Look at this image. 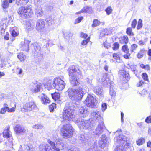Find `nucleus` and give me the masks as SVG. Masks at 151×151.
I'll return each mask as SVG.
<instances>
[{
  "instance_id": "nucleus-1",
  "label": "nucleus",
  "mask_w": 151,
  "mask_h": 151,
  "mask_svg": "<svg viewBox=\"0 0 151 151\" xmlns=\"http://www.w3.org/2000/svg\"><path fill=\"white\" fill-rule=\"evenodd\" d=\"M63 118L64 119L71 121V119L74 121L78 126L80 129H87L90 127L92 126L94 124V123L91 122V120H82L80 118L76 120L75 115L74 114H63Z\"/></svg>"
},
{
  "instance_id": "nucleus-2",
  "label": "nucleus",
  "mask_w": 151,
  "mask_h": 151,
  "mask_svg": "<svg viewBox=\"0 0 151 151\" xmlns=\"http://www.w3.org/2000/svg\"><path fill=\"white\" fill-rule=\"evenodd\" d=\"M68 71L71 83L73 86H77L79 83L78 76L81 74L79 68L77 66L72 65L70 67Z\"/></svg>"
},
{
  "instance_id": "nucleus-3",
  "label": "nucleus",
  "mask_w": 151,
  "mask_h": 151,
  "mask_svg": "<svg viewBox=\"0 0 151 151\" xmlns=\"http://www.w3.org/2000/svg\"><path fill=\"white\" fill-rule=\"evenodd\" d=\"M92 116H93V118L90 119L88 120H91V122L94 123V124L86 129H91L93 127L95 126L96 122H99V124L96 129L95 132L96 134L97 135H99L103 132L105 128V126L103 122V118L99 115V114H93Z\"/></svg>"
},
{
  "instance_id": "nucleus-4",
  "label": "nucleus",
  "mask_w": 151,
  "mask_h": 151,
  "mask_svg": "<svg viewBox=\"0 0 151 151\" xmlns=\"http://www.w3.org/2000/svg\"><path fill=\"white\" fill-rule=\"evenodd\" d=\"M68 93V96L70 99L76 101L81 100L83 96V92L81 86L77 89L69 88Z\"/></svg>"
},
{
  "instance_id": "nucleus-5",
  "label": "nucleus",
  "mask_w": 151,
  "mask_h": 151,
  "mask_svg": "<svg viewBox=\"0 0 151 151\" xmlns=\"http://www.w3.org/2000/svg\"><path fill=\"white\" fill-rule=\"evenodd\" d=\"M18 13L20 17L24 18L30 17L33 15L32 11L30 6L19 8Z\"/></svg>"
},
{
  "instance_id": "nucleus-6",
  "label": "nucleus",
  "mask_w": 151,
  "mask_h": 151,
  "mask_svg": "<svg viewBox=\"0 0 151 151\" xmlns=\"http://www.w3.org/2000/svg\"><path fill=\"white\" fill-rule=\"evenodd\" d=\"M73 129L70 124H68L63 126L61 130V134L66 138L70 137L73 135Z\"/></svg>"
},
{
  "instance_id": "nucleus-7",
  "label": "nucleus",
  "mask_w": 151,
  "mask_h": 151,
  "mask_svg": "<svg viewBox=\"0 0 151 151\" xmlns=\"http://www.w3.org/2000/svg\"><path fill=\"white\" fill-rule=\"evenodd\" d=\"M34 53V56L35 58H37L40 60L42 58V54L40 50L41 47L40 44L37 42L32 44L30 46Z\"/></svg>"
},
{
  "instance_id": "nucleus-8",
  "label": "nucleus",
  "mask_w": 151,
  "mask_h": 151,
  "mask_svg": "<svg viewBox=\"0 0 151 151\" xmlns=\"http://www.w3.org/2000/svg\"><path fill=\"white\" fill-rule=\"evenodd\" d=\"M127 140V137L123 135H119V137L114 138V141L120 144L121 145L117 146L115 151H124V148L123 147V145L125 143Z\"/></svg>"
},
{
  "instance_id": "nucleus-9",
  "label": "nucleus",
  "mask_w": 151,
  "mask_h": 151,
  "mask_svg": "<svg viewBox=\"0 0 151 151\" xmlns=\"http://www.w3.org/2000/svg\"><path fill=\"white\" fill-rule=\"evenodd\" d=\"M38 110L35 103L33 101L27 103L25 106H24L23 108L21 109V111H23L25 110V112H28V111H31L32 110L37 111Z\"/></svg>"
},
{
  "instance_id": "nucleus-10",
  "label": "nucleus",
  "mask_w": 151,
  "mask_h": 151,
  "mask_svg": "<svg viewBox=\"0 0 151 151\" xmlns=\"http://www.w3.org/2000/svg\"><path fill=\"white\" fill-rule=\"evenodd\" d=\"M55 88L58 90H62L65 87V83L63 81V78H56L54 79Z\"/></svg>"
},
{
  "instance_id": "nucleus-11",
  "label": "nucleus",
  "mask_w": 151,
  "mask_h": 151,
  "mask_svg": "<svg viewBox=\"0 0 151 151\" xmlns=\"http://www.w3.org/2000/svg\"><path fill=\"white\" fill-rule=\"evenodd\" d=\"M96 99L92 95L89 94L87 96L84 103L88 107L93 108L96 105Z\"/></svg>"
},
{
  "instance_id": "nucleus-12",
  "label": "nucleus",
  "mask_w": 151,
  "mask_h": 151,
  "mask_svg": "<svg viewBox=\"0 0 151 151\" xmlns=\"http://www.w3.org/2000/svg\"><path fill=\"white\" fill-rule=\"evenodd\" d=\"M14 129L17 134H24L28 132L24 127L19 124L16 125Z\"/></svg>"
},
{
  "instance_id": "nucleus-13",
  "label": "nucleus",
  "mask_w": 151,
  "mask_h": 151,
  "mask_svg": "<svg viewBox=\"0 0 151 151\" xmlns=\"http://www.w3.org/2000/svg\"><path fill=\"white\" fill-rule=\"evenodd\" d=\"M42 84L41 83L36 81L35 83H33L30 86V90L33 93H36L40 91Z\"/></svg>"
},
{
  "instance_id": "nucleus-14",
  "label": "nucleus",
  "mask_w": 151,
  "mask_h": 151,
  "mask_svg": "<svg viewBox=\"0 0 151 151\" xmlns=\"http://www.w3.org/2000/svg\"><path fill=\"white\" fill-rule=\"evenodd\" d=\"M45 26V22L43 19L37 20L36 25V29L40 32L43 31Z\"/></svg>"
},
{
  "instance_id": "nucleus-15",
  "label": "nucleus",
  "mask_w": 151,
  "mask_h": 151,
  "mask_svg": "<svg viewBox=\"0 0 151 151\" xmlns=\"http://www.w3.org/2000/svg\"><path fill=\"white\" fill-rule=\"evenodd\" d=\"M4 107L1 109L0 113H4L6 112L9 113L14 112L15 111L16 105H14V107L9 108L8 107V105L6 103L4 104Z\"/></svg>"
},
{
  "instance_id": "nucleus-16",
  "label": "nucleus",
  "mask_w": 151,
  "mask_h": 151,
  "mask_svg": "<svg viewBox=\"0 0 151 151\" xmlns=\"http://www.w3.org/2000/svg\"><path fill=\"white\" fill-rule=\"evenodd\" d=\"M3 133V136L4 138H6L10 142H12V133L9 130V127L6 128Z\"/></svg>"
},
{
  "instance_id": "nucleus-17",
  "label": "nucleus",
  "mask_w": 151,
  "mask_h": 151,
  "mask_svg": "<svg viewBox=\"0 0 151 151\" xmlns=\"http://www.w3.org/2000/svg\"><path fill=\"white\" fill-rule=\"evenodd\" d=\"M30 41L27 40H25L24 41L21 42L20 45L21 50L28 52L29 49V44Z\"/></svg>"
},
{
  "instance_id": "nucleus-18",
  "label": "nucleus",
  "mask_w": 151,
  "mask_h": 151,
  "mask_svg": "<svg viewBox=\"0 0 151 151\" xmlns=\"http://www.w3.org/2000/svg\"><path fill=\"white\" fill-rule=\"evenodd\" d=\"M120 78L121 80L124 81V82L126 83L130 79L129 73L126 71H122L120 72Z\"/></svg>"
},
{
  "instance_id": "nucleus-19",
  "label": "nucleus",
  "mask_w": 151,
  "mask_h": 151,
  "mask_svg": "<svg viewBox=\"0 0 151 151\" xmlns=\"http://www.w3.org/2000/svg\"><path fill=\"white\" fill-rule=\"evenodd\" d=\"M38 4L39 3L37 4H35V12L36 16L37 17H40L43 14V12L41 7Z\"/></svg>"
},
{
  "instance_id": "nucleus-20",
  "label": "nucleus",
  "mask_w": 151,
  "mask_h": 151,
  "mask_svg": "<svg viewBox=\"0 0 151 151\" xmlns=\"http://www.w3.org/2000/svg\"><path fill=\"white\" fill-rule=\"evenodd\" d=\"M55 142L56 143L57 145H58V147L60 149H63L65 151L67 149L65 147V143L61 139L58 138L57 139L55 140Z\"/></svg>"
},
{
  "instance_id": "nucleus-21",
  "label": "nucleus",
  "mask_w": 151,
  "mask_h": 151,
  "mask_svg": "<svg viewBox=\"0 0 151 151\" xmlns=\"http://www.w3.org/2000/svg\"><path fill=\"white\" fill-rule=\"evenodd\" d=\"M107 143L106 137L104 134L102 135L99 139V145L101 148L106 146Z\"/></svg>"
},
{
  "instance_id": "nucleus-22",
  "label": "nucleus",
  "mask_w": 151,
  "mask_h": 151,
  "mask_svg": "<svg viewBox=\"0 0 151 151\" xmlns=\"http://www.w3.org/2000/svg\"><path fill=\"white\" fill-rule=\"evenodd\" d=\"M39 148L40 151H52L50 147L45 143L41 144Z\"/></svg>"
},
{
  "instance_id": "nucleus-23",
  "label": "nucleus",
  "mask_w": 151,
  "mask_h": 151,
  "mask_svg": "<svg viewBox=\"0 0 151 151\" xmlns=\"http://www.w3.org/2000/svg\"><path fill=\"white\" fill-rule=\"evenodd\" d=\"M102 84L104 86L108 87L110 86V87H111L114 85V83L112 81H111L109 78H106L102 82Z\"/></svg>"
},
{
  "instance_id": "nucleus-24",
  "label": "nucleus",
  "mask_w": 151,
  "mask_h": 151,
  "mask_svg": "<svg viewBox=\"0 0 151 151\" xmlns=\"http://www.w3.org/2000/svg\"><path fill=\"white\" fill-rule=\"evenodd\" d=\"M93 90L94 93L99 95V96L102 97L103 96V89L100 86H94L93 87Z\"/></svg>"
},
{
  "instance_id": "nucleus-25",
  "label": "nucleus",
  "mask_w": 151,
  "mask_h": 151,
  "mask_svg": "<svg viewBox=\"0 0 151 151\" xmlns=\"http://www.w3.org/2000/svg\"><path fill=\"white\" fill-rule=\"evenodd\" d=\"M63 113H72L74 112V108L66 105L63 109Z\"/></svg>"
},
{
  "instance_id": "nucleus-26",
  "label": "nucleus",
  "mask_w": 151,
  "mask_h": 151,
  "mask_svg": "<svg viewBox=\"0 0 151 151\" xmlns=\"http://www.w3.org/2000/svg\"><path fill=\"white\" fill-rule=\"evenodd\" d=\"M41 101L44 104H47L49 103L50 101L49 100V98L45 94H42L40 95Z\"/></svg>"
},
{
  "instance_id": "nucleus-27",
  "label": "nucleus",
  "mask_w": 151,
  "mask_h": 151,
  "mask_svg": "<svg viewBox=\"0 0 151 151\" xmlns=\"http://www.w3.org/2000/svg\"><path fill=\"white\" fill-rule=\"evenodd\" d=\"M119 42L122 44H126L128 42L129 39L127 36H124L119 38Z\"/></svg>"
},
{
  "instance_id": "nucleus-28",
  "label": "nucleus",
  "mask_w": 151,
  "mask_h": 151,
  "mask_svg": "<svg viewBox=\"0 0 151 151\" xmlns=\"http://www.w3.org/2000/svg\"><path fill=\"white\" fill-rule=\"evenodd\" d=\"M46 85L49 89L55 88V85L54 84V79L53 81L51 80H49L47 83Z\"/></svg>"
},
{
  "instance_id": "nucleus-29",
  "label": "nucleus",
  "mask_w": 151,
  "mask_h": 151,
  "mask_svg": "<svg viewBox=\"0 0 151 151\" xmlns=\"http://www.w3.org/2000/svg\"><path fill=\"white\" fill-rule=\"evenodd\" d=\"M82 11L83 12L91 13L92 12V8L88 6H85L82 9Z\"/></svg>"
},
{
  "instance_id": "nucleus-30",
  "label": "nucleus",
  "mask_w": 151,
  "mask_h": 151,
  "mask_svg": "<svg viewBox=\"0 0 151 151\" xmlns=\"http://www.w3.org/2000/svg\"><path fill=\"white\" fill-rule=\"evenodd\" d=\"M48 142L55 151H60V149L55 146V143L54 142L49 140L48 141Z\"/></svg>"
},
{
  "instance_id": "nucleus-31",
  "label": "nucleus",
  "mask_w": 151,
  "mask_h": 151,
  "mask_svg": "<svg viewBox=\"0 0 151 151\" xmlns=\"http://www.w3.org/2000/svg\"><path fill=\"white\" fill-rule=\"evenodd\" d=\"M16 4L18 5L21 6L26 4L29 1V0H16Z\"/></svg>"
},
{
  "instance_id": "nucleus-32",
  "label": "nucleus",
  "mask_w": 151,
  "mask_h": 151,
  "mask_svg": "<svg viewBox=\"0 0 151 151\" xmlns=\"http://www.w3.org/2000/svg\"><path fill=\"white\" fill-rule=\"evenodd\" d=\"M54 20L52 17H51L48 16L47 17L46 21L48 25L51 26L54 23Z\"/></svg>"
},
{
  "instance_id": "nucleus-33",
  "label": "nucleus",
  "mask_w": 151,
  "mask_h": 151,
  "mask_svg": "<svg viewBox=\"0 0 151 151\" xmlns=\"http://www.w3.org/2000/svg\"><path fill=\"white\" fill-rule=\"evenodd\" d=\"M20 149L18 150V151H31L30 147L27 145H24L23 147V148L22 149V146H20Z\"/></svg>"
},
{
  "instance_id": "nucleus-34",
  "label": "nucleus",
  "mask_w": 151,
  "mask_h": 151,
  "mask_svg": "<svg viewBox=\"0 0 151 151\" xmlns=\"http://www.w3.org/2000/svg\"><path fill=\"white\" fill-rule=\"evenodd\" d=\"M10 31L11 35L13 37H15L18 36V33L15 30V27H12L10 29Z\"/></svg>"
},
{
  "instance_id": "nucleus-35",
  "label": "nucleus",
  "mask_w": 151,
  "mask_h": 151,
  "mask_svg": "<svg viewBox=\"0 0 151 151\" xmlns=\"http://www.w3.org/2000/svg\"><path fill=\"white\" fill-rule=\"evenodd\" d=\"M17 57L21 61H24L26 58V56L22 53H19L17 55Z\"/></svg>"
},
{
  "instance_id": "nucleus-36",
  "label": "nucleus",
  "mask_w": 151,
  "mask_h": 151,
  "mask_svg": "<svg viewBox=\"0 0 151 151\" xmlns=\"http://www.w3.org/2000/svg\"><path fill=\"white\" fill-rule=\"evenodd\" d=\"M132 29L131 27H128L126 29V32L129 36H133L134 34L132 32Z\"/></svg>"
},
{
  "instance_id": "nucleus-37",
  "label": "nucleus",
  "mask_w": 151,
  "mask_h": 151,
  "mask_svg": "<svg viewBox=\"0 0 151 151\" xmlns=\"http://www.w3.org/2000/svg\"><path fill=\"white\" fill-rule=\"evenodd\" d=\"M9 3L6 0H4L2 4V7L4 9L7 8L8 7Z\"/></svg>"
},
{
  "instance_id": "nucleus-38",
  "label": "nucleus",
  "mask_w": 151,
  "mask_h": 151,
  "mask_svg": "<svg viewBox=\"0 0 151 151\" xmlns=\"http://www.w3.org/2000/svg\"><path fill=\"white\" fill-rule=\"evenodd\" d=\"M52 96L54 99L56 100L59 99L60 97V94L58 93H55L52 94Z\"/></svg>"
},
{
  "instance_id": "nucleus-39",
  "label": "nucleus",
  "mask_w": 151,
  "mask_h": 151,
  "mask_svg": "<svg viewBox=\"0 0 151 151\" xmlns=\"http://www.w3.org/2000/svg\"><path fill=\"white\" fill-rule=\"evenodd\" d=\"M100 24V21L97 19H94L93 22V23L92 25L93 27H95L99 25Z\"/></svg>"
},
{
  "instance_id": "nucleus-40",
  "label": "nucleus",
  "mask_w": 151,
  "mask_h": 151,
  "mask_svg": "<svg viewBox=\"0 0 151 151\" xmlns=\"http://www.w3.org/2000/svg\"><path fill=\"white\" fill-rule=\"evenodd\" d=\"M3 21H5L6 23H11L12 21V17L11 16H8V17H6L2 19Z\"/></svg>"
},
{
  "instance_id": "nucleus-41",
  "label": "nucleus",
  "mask_w": 151,
  "mask_h": 151,
  "mask_svg": "<svg viewBox=\"0 0 151 151\" xmlns=\"http://www.w3.org/2000/svg\"><path fill=\"white\" fill-rule=\"evenodd\" d=\"M145 142V139L142 138H141L136 141V143L138 145H142Z\"/></svg>"
},
{
  "instance_id": "nucleus-42",
  "label": "nucleus",
  "mask_w": 151,
  "mask_h": 151,
  "mask_svg": "<svg viewBox=\"0 0 151 151\" xmlns=\"http://www.w3.org/2000/svg\"><path fill=\"white\" fill-rule=\"evenodd\" d=\"M43 126L40 124H38L34 125L32 126V128L34 129H41L43 128Z\"/></svg>"
},
{
  "instance_id": "nucleus-43",
  "label": "nucleus",
  "mask_w": 151,
  "mask_h": 151,
  "mask_svg": "<svg viewBox=\"0 0 151 151\" xmlns=\"http://www.w3.org/2000/svg\"><path fill=\"white\" fill-rule=\"evenodd\" d=\"M113 9L111 6L107 7L105 10V11L107 15H110L112 12Z\"/></svg>"
},
{
  "instance_id": "nucleus-44",
  "label": "nucleus",
  "mask_w": 151,
  "mask_h": 151,
  "mask_svg": "<svg viewBox=\"0 0 151 151\" xmlns=\"http://www.w3.org/2000/svg\"><path fill=\"white\" fill-rule=\"evenodd\" d=\"M122 50L124 53L129 52V48L128 46L125 44L123 45L122 47Z\"/></svg>"
},
{
  "instance_id": "nucleus-45",
  "label": "nucleus",
  "mask_w": 151,
  "mask_h": 151,
  "mask_svg": "<svg viewBox=\"0 0 151 151\" xmlns=\"http://www.w3.org/2000/svg\"><path fill=\"white\" fill-rule=\"evenodd\" d=\"M114 87V86L111 87H110V89L109 94L111 96H114L116 95V93L114 91L113 89V88Z\"/></svg>"
},
{
  "instance_id": "nucleus-46",
  "label": "nucleus",
  "mask_w": 151,
  "mask_h": 151,
  "mask_svg": "<svg viewBox=\"0 0 151 151\" xmlns=\"http://www.w3.org/2000/svg\"><path fill=\"white\" fill-rule=\"evenodd\" d=\"M119 47V45L118 42L114 43L113 45L112 48L114 50H118Z\"/></svg>"
},
{
  "instance_id": "nucleus-47",
  "label": "nucleus",
  "mask_w": 151,
  "mask_h": 151,
  "mask_svg": "<svg viewBox=\"0 0 151 151\" xmlns=\"http://www.w3.org/2000/svg\"><path fill=\"white\" fill-rule=\"evenodd\" d=\"M86 108V107H81L79 110V113H87L88 111Z\"/></svg>"
},
{
  "instance_id": "nucleus-48",
  "label": "nucleus",
  "mask_w": 151,
  "mask_h": 151,
  "mask_svg": "<svg viewBox=\"0 0 151 151\" xmlns=\"http://www.w3.org/2000/svg\"><path fill=\"white\" fill-rule=\"evenodd\" d=\"M56 107V104L55 103H53L51 105L49 106V110L50 112H52L54 109Z\"/></svg>"
},
{
  "instance_id": "nucleus-49",
  "label": "nucleus",
  "mask_w": 151,
  "mask_h": 151,
  "mask_svg": "<svg viewBox=\"0 0 151 151\" xmlns=\"http://www.w3.org/2000/svg\"><path fill=\"white\" fill-rule=\"evenodd\" d=\"M138 46L137 45L135 44H133L131 45L130 50L132 52H134V50H135L137 47Z\"/></svg>"
},
{
  "instance_id": "nucleus-50",
  "label": "nucleus",
  "mask_w": 151,
  "mask_h": 151,
  "mask_svg": "<svg viewBox=\"0 0 151 151\" xmlns=\"http://www.w3.org/2000/svg\"><path fill=\"white\" fill-rule=\"evenodd\" d=\"M144 49H142L140 50L139 52L138 53L137 55V57L138 58H141L143 57L144 55Z\"/></svg>"
},
{
  "instance_id": "nucleus-51",
  "label": "nucleus",
  "mask_w": 151,
  "mask_h": 151,
  "mask_svg": "<svg viewBox=\"0 0 151 151\" xmlns=\"http://www.w3.org/2000/svg\"><path fill=\"white\" fill-rule=\"evenodd\" d=\"M142 21L141 19H139V20L138 25L137 27V29L138 30H139L142 27Z\"/></svg>"
},
{
  "instance_id": "nucleus-52",
  "label": "nucleus",
  "mask_w": 151,
  "mask_h": 151,
  "mask_svg": "<svg viewBox=\"0 0 151 151\" xmlns=\"http://www.w3.org/2000/svg\"><path fill=\"white\" fill-rule=\"evenodd\" d=\"M109 32L107 29H105L104 31H103L100 33V35L101 36L104 35H109Z\"/></svg>"
},
{
  "instance_id": "nucleus-53",
  "label": "nucleus",
  "mask_w": 151,
  "mask_h": 151,
  "mask_svg": "<svg viewBox=\"0 0 151 151\" xmlns=\"http://www.w3.org/2000/svg\"><path fill=\"white\" fill-rule=\"evenodd\" d=\"M90 40V37H88L86 39L84 40L81 42V44L85 45L87 44Z\"/></svg>"
},
{
  "instance_id": "nucleus-54",
  "label": "nucleus",
  "mask_w": 151,
  "mask_h": 151,
  "mask_svg": "<svg viewBox=\"0 0 151 151\" xmlns=\"http://www.w3.org/2000/svg\"><path fill=\"white\" fill-rule=\"evenodd\" d=\"M92 78H86L85 81L87 83L90 85H91L92 82Z\"/></svg>"
},
{
  "instance_id": "nucleus-55",
  "label": "nucleus",
  "mask_w": 151,
  "mask_h": 151,
  "mask_svg": "<svg viewBox=\"0 0 151 151\" xmlns=\"http://www.w3.org/2000/svg\"><path fill=\"white\" fill-rule=\"evenodd\" d=\"M142 78L144 80L148 81V75L146 73H142Z\"/></svg>"
},
{
  "instance_id": "nucleus-56",
  "label": "nucleus",
  "mask_w": 151,
  "mask_h": 151,
  "mask_svg": "<svg viewBox=\"0 0 151 151\" xmlns=\"http://www.w3.org/2000/svg\"><path fill=\"white\" fill-rule=\"evenodd\" d=\"M83 19V17H78L75 20V24H76L77 23H80Z\"/></svg>"
},
{
  "instance_id": "nucleus-57",
  "label": "nucleus",
  "mask_w": 151,
  "mask_h": 151,
  "mask_svg": "<svg viewBox=\"0 0 151 151\" xmlns=\"http://www.w3.org/2000/svg\"><path fill=\"white\" fill-rule=\"evenodd\" d=\"M16 73L19 74H21L22 73V70L21 68L17 67L16 69Z\"/></svg>"
},
{
  "instance_id": "nucleus-58",
  "label": "nucleus",
  "mask_w": 151,
  "mask_h": 151,
  "mask_svg": "<svg viewBox=\"0 0 151 151\" xmlns=\"http://www.w3.org/2000/svg\"><path fill=\"white\" fill-rule=\"evenodd\" d=\"M102 110L103 112L106 109L107 107V104L106 103H103L101 105Z\"/></svg>"
},
{
  "instance_id": "nucleus-59",
  "label": "nucleus",
  "mask_w": 151,
  "mask_h": 151,
  "mask_svg": "<svg viewBox=\"0 0 151 151\" xmlns=\"http://www.w3.org/2000/svg\"><path fill=\"white\" fill-rule=\"evenodd\" d=\"M113 56L114 58L117 60H120V57L119 54L117 53H114L113 54Z\"/></svg>"
},
{
  "instance_id": "nucleus-60",
  "label": "nucleus",
  "mask_w": 151,
  "mask_h": 151,
  "mask_svg": "<svg viewBox=\"0 0 151 151\" xmlns=\"http://www.w3.org/2000/svg\"><path fill=\"white\" fill-rule=\"evenodd\" d=\"M137 23V21L136 19H134L132 22L131 26L132 27L135 28Z\"/></svg>"
},
{
  "instance_id": "nucleus-61",
  "label": "nucleus",
  "mask_w": 151,
  "mask_h": 151,
  "mask_svg": "<svg viewBox=\"0 0 151 151\" xmlns=\"http://www.w3.org/2000/svg\"><path fill=\"white\" fill-rule=\"evenodd\" d=\"M103 45L104 47L107 49H108L111 47L110 43H108L107 42H104L103 43Z\"/></svg>"
},
{
  "instance_id": "nucleus-62",
  "label": "nucleus",
  "mask_w": 151,
  "mask_h": 151,
  "mask_svg": "<svg viewBox=\"0 0 151 151\" xmlns=\"http://www.w3.org/2000/svg\"><path fill=\"white\" fill-rule=\"evenodd\" d=\"M130 67L132 71L134 72L135 74L136 73V72H137L136 71V65H131Z\"/></svg>"
},
{
  "instance_id": "nucleus-63",
  "label": "nucleus",
  "mask_w": 151,
  "mask_h": 151,
  "mask_svg": "<svg viewBox=\"0 0 151 151\" xmlns=\"http://www.w3.org/2000/svg\"><path fill=\"white\" fill-rule=\"evenodd\" d=\"M145 121L147 123H151V116H150L147 117L145 119Z\"/></svg>"
},
{
  "instance_id": "nucleus-64",
  "label": "nucleus",
  "mask_w": 151,
  "mask_h": 151,
  "mask_svg": "<svg viewBox=\"0 0 151 151\" xmlns=\"http://www.w3.org/2000/svg\"><path fill=\"white\" fill-rule=\"evenodd\" d=\"M65 151H79L76 148H74L72 149H67Z\"/></svg>"
}]
</instances>
